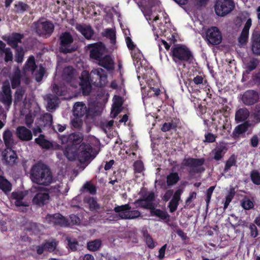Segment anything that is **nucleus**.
<instances>
[{
    "mask_svg": "<svg viewBox=\"0 0 260 260\" xmlns=\"http://www.w3.org/2000/svg\"><path fill=\"white\" fill-rule=\"evenodd\" d=\"M80 86L82 93L84 96L89 95L91 91V83L98 87H104L107 80L105 71L102 68L93 69L90 74L83 71L80 78Z\"/></svg>",
    "mask_w": 260,
    "mask_h": 260,
    "instance_id": "obj_1",
    "label": "nucleus"
},
{
    "mask_svg": "<svg viewBox=\"0 0 260 260\" xmlns=\"http://www.w3.org/2000/svg\"><path fill=\"white\" fill-rule=\"evenodd\" d=\"M170 55L177 67L185 68L186 64L193 63L194 58L192 52L185 45L177 44L172 47Z\"/></svg>",
    "mask_w": 260,
    "mask_h": 260,
    "instance_id": "obj_2",
    "label": "nucleus"
},
{
    "mask_svg": "<svg viewBox=\"0 0 260 260\" xmlns=\"http://www.w3.org/2000/svg\"><path fill=\"white\" fill-rule=\"evenodd\" d=\"M30 178L36 184L44 186L49 185L53 180L52 173L49 167L44 164H35L31 170Z\"/></svg>",
    "mask_w": 260,
    "mask_h": 260,
    "instance_id": "obj_3",
    "label": "nucleus"
},
{
    "mask_svg": "<svg viewBox=\"0 0 260 260\" xmlns=\"http://www.w3.org/2000/svg\"><path fill=\"white\" fill-rule=\"evenodd\" d=\"M205 159L204 158H196L193 157L184 158L181 164V169L185 167H189L188 171L190 175L192 174L201 173L205 171L202 167L204 164Z\"/></svg>",
    "mask_w": 260,
    "mask_h": 260,
    "instance_id": "obj_4",
    "label": "nucleus"
},
{
    "mask_svg": "<svg viewBox=\"0 0 260 260\" xmlns=\"http://www.w3.org/2000/svg\"><path fill=\"white\" fill-rule=\"evenodd\" d=\"M235 8L234 0H216L214 5L215 14L224 17L231 13Z\"/></svg>",
    "mask_w": 260,
    "mask_h": 260,
    "instance_id": "obj_5",
    "label": "nucleus"
},
{
    "mask_svg": "<svg viewBox=\"0 0 260 260\" xmlns=\"http://www.w3.org/2000/svg\"><path fill=\"white\" fill-rule=\"evenodd\" d=\"M131 207L128 204L117 206L114 208V211L119 213V216L122 219H135L140 216L141 213L138 210H130Z\"/></svg>",
    "mask_w": 260,
    "mask_h": 260,
    "instance_id": "obj_6",
    "label": "nucleus"
},
{
    "mask_svg": "<svg viewBox=\"0 0 260 260\" xmlns=\"http://www.w3.org/2000/svg\"><path fill=\"white\" fill-rule=\"evenodd\" d=\"M59 51L63 54L72 53L76 50L74 47L71 45L74 41L73 38L70 32H62L59 37Z\"/></svg>",
    "mask_w": 260,
    "mask_h": 260,
    "instance_id": "obj_7",
    "label": "nucleus"
},
{
    "mask_svg": "<svg viewBox=\"0 0 260 260\" xmlns=\"http://www.w3.org/2000/svg\"><path fill=\"white\" fill-rule=\"evenodd\" d=\"M34 29L36 33L39 36H47L50 37L54 30L53 23L49 20L45 21H38L33 23Z\"/></svg>",
    "mask_w": 260,
    "mask_h": 260,
    "instance_id": "obj_8",
    "label": "nucleus"
},
{
    "mask_svg": "<svg viewBox=\"0 0 260 260\" xmlns=\"http://www.w3.org/2000/svg\"><path fill=\"white\" fill-rule=\"evenodd\" d=\"M205 40L208 44L219 45L222 40L221 32L217 27L211 26L206 30Z\"/></svg>",
    "mask_w": 260,
    "mask_h": 260,
    "instance_id": "obj_9",
    "label": "nucleus"
},
{
    "mask_svg": "<svg viewBox=\"0 0 260 260\" xmlns=\"http://www.w3.org/2000/svg\"><path fill=\"white\" fill-rule=\"evenodd\" d=\"M88 48L90 58L96 61L102 58L106 52L105 46L102 42L89 44Z\"/></svg>",
    "mask_w": 260,
    "mask_h": 260,
    "instance_id": "obj_10",
    "label": "nucleus"
},
{
    "mask_svg": "<svg viewBox=\"0 0 260 260\" xmlns=\"http://www.w3.org/2000/svg\"><path fill=\"white\" fill-rule=\"evenodd\" d=\"M93 149L89 144L81 143L78 148L77 158L81 162H85L92 157Z\"/></svg>",
    "mask_w": 260,
    "mask_h": 260,
    "instance_id": "obj_11",
    "label": "nucleus"
},
{
    "mask_svg": "<svg viewBox=\"0 0 260 260\" xmlns=\"http://www.w3.org/2000/svg\"><path fill=\"white\" fill-rule=\"evenodd\" d=\"M155 197L154 193L152 191L148 193V194L143 196L142 198H140L135 201V204L138 207L145 209L150 210L155 201Z\"/></svg>",
    "mask_w": 260,
    "mask_h": 260,
    "instance_id": "obj_12",
    "label": "nucleus"
},
{
    "mask_svg": "<svg viewBox=\"0 0 260 260\" xmlns=\"http://www.w3.org/2000/svg\"><path fill=\"white\" fill-rule=\"evenodd\" d=\"M83 139V135L80 133H73L69 135L60 136L62 144H69L76 147L82 142Z\"/></svg>",
    "mask_w": 260,
    "mask_h": 260,
    "instance_id": "obj_13",
    "label": "nucleus"
},
{
    "mask_svg": "<svg viewBox=\"0 0 260 260\" xmlns=\"http://www.w3.org/2000/svg\"><path fill=\"white\" fill-rule=\"evenodd\" d=\"M2 92L0 94V101L8 106L12 104V96L10 85L8 81L3 82L2 87Z\"/></svg>",
    "mask_w": 260,
    "mask_h": 260,
    "instance_id": "obj_14",
    "label": "nucleus"
},
{
    "mask_svg": "<svg viewBox=\"0 0 260 260\" xmlns=\"http://www.w3.org/2000/svg\"><path fill=\"white\" fill-rule=\"evenodd\" d=\"M58 242L54 239L51 240H46L41 245L36 247V252L38 255H41L45 251L49 252H53L57 249ZM58 250H56V252Z\"/></svg>",
    "mask_w": 260,
    "mask_h": 260,
    "instance_id": "obj_15",
    "label": "nucleus"
},
{
    "mask_svg": "<svg viewBox=\"0 0 260 260\" xmlns=\"http://www.w3.org/2000/svg\"><path fill=\"white\" fill-rule=\"evenodd\" d=\"M226 111V109L223 107L220 109L215 110L213 113L212 119V120L215 121L216 120V118L218 117L221 119V117L222 116L224 119L223 120V123L221 124V127L223 130H224V133H225V131H226L225 135H228L231 132L232 125L228 122L227 117L224 116V114Z\"/></svg>",
    "mask_w": 260,
    "mask_h": 260,
    "instance_id": "obj_16",
    "label": "nucleus"
},
{
    "mask_svg": "<svg viewBox=\"0 0 260 260\" xmlns=\"http://www.w3.org/2000/svg\"><path fill=\"white\" fill-rule=\"evenodd\" d=\"M259 99L258 92L253 90H247L242 95V101L246 106H251L256 104Z\"/></svg>",
    "mask_w": 260,
    "mask_h": 260,
    "instance_id": "obj_17",
    "label": "nucleus"
},
{
    "mask_svg": "<svg viewBox=\"0 0 260 260\" xmlns=\"http://www.w3.org/2000/svg\"><path fill=\"white\" fill-rule=\"evenodd\" d=\"M46 219L49 223L53 224L54 225L67 226L69 225L68 219L59 213L48 214Z\"/></svg>",
    "mask_w": 260,
    "mask_h": 260,
    "instance_id": "obj_18",
    "label": "nucleus"
},
{
    "mask_svg": "<svg viewBox=\"0 0 260 260\" xmlns=\"http://www.w3.org/2000/svg\"><path fill=\"white\" fill-rule=\"evenodd\" d=\"M12 148H6L2 153V160L5 161L6 165H13L18 158L16 151L13 150Z\"/></svg>",
    "mask_w": 260,
    "mask_h": 260,
    "instance_id": "obj_19",
    "label": "nucleus"
},
{
    "mask_svg": "<svg viewBox=\"0 0 260 260\" xmlns=\"http://www.w3.org/2000/svg\"><path fill=\"white\" fill-rule=\"evenodd\" d=\"M252 125V124L250 123L249 121H246L241 123L234 128L232 135L231 137L235 140L238 139L240 136L244 134L246 132L249 127H250Z\"/></svg>",
    "mask_w": 260,
    "mask_h": 260,
    "instance_id": "obj_20",
    "label": "nucleus"
},
{
    "mask_svg": "<svg viewBox=\"0 0 260 260\" xmlns=\"http://www.w3.org/2000/svg\"><path fill=\"white\" fill-rule=\"evenodd\" d=\"M23 38L24 35L22 34L13 32L11 35L7 37L5 41L9 46L14 49L19 47L18 46V43H21Z\"/></svg>",
    "mask_w": 260,
    "mask_h": 260,
    "instance_id": "obj_21",
    "label": "nucleus"
},
{
    "mask_svg": "<svg viewBox=\"0 0 260 260\" xmlns=\"http://www.w3.org/2000/svg\"><path fill=\"white\" fill-rule=\"evenodd\" d=\"M17 138L22 141H29L32 138L31 131L24 126H19L16 129Z\"/></svg>",
    "mask_w": 260,
    "mask_h": 260,
    "instance_id": "obj_22",
    "label": "nucleus"
},
{
    "mask_svg": "<svg viewBox=\"0 0 260 260\" xmlns=\"http://www.w3.org/2000/svg\"><path fill=\"white\" fill-rule=\"evenodd\" d=\"M50 196L47 191L37 192L32 199V203L39 206H43L49 201Z\"/></svg>",
    "mask_w": 260,
    "mask_h": 260,
    "instance_id": "obj_23",
    "label": "nucleus"
},
{
    "mask_svg": "<svg viewBox=\"0 0 260 260\" xmlns=\"http://www.w3.org/2000/svg\"><path fill=\"white\" fill-rule=\"evenodd\" d=\"M98 63L109 72H112L114 70V62L110 55H104L98 61Z\"/></svg>",
    "mask_w": 260,
    "mask_h": 260,
    "instance_id": "obj_24",
    "label": "nucleus"
},
{
    "mask_svg": "<svg viewBox=\"0 0 260 260\" xmlns=\"http://www.w3.org/2000/svg\"><path fill=\"white\" fill-rule=\"evenodd\" d=\"M73 114L75 117H82L85 116L87 117L89 116V111L85 104L77 102L74 106Z\"/></svg>",
    "mask_w": 260,
    "mask_h": 260,
    "instance_id": "obj_25",
    "label": "nucleus"
},
{
    "mask_svg": "<svg viewBox=\"0 0 260 260\" xmlns=\"http://www.w3.org/2000/svg\"><path fill=\"white\" fill-rule=\"evenodd\" d=\"M150 212L152 216L158 217L160 220H163L166 223L170 221V216L168 213L165 210L155 208L154 207V204L153 205L150 209Z\"/></svg>",
    "mask_w": 260,
    "mask_h": 260,
    "instance_id": "obj_26",
    "label": "nucleus"
},
{
    "mask_svg": "<svg viewBox=\"0 0 260 260\" xmlns=\"http://www.w3.org/2000/svg\"><path fill=\"white\" fill-rule=\"evenodd\" d=\"M227 150V147L223 144L217 146L211 151V153L213 155V159L217 161H219L224 156Z\"/></svg>",
    "mask_w": 260,
    "mask_h": 260,
    "instance_id": "obj_27",
    "label": "nucleus"
},
{
    "mask_svg": "<svg viewBox=\"0 0 260 260\" xmlns=\"http://www.w3.org/2000/svg\"><path fill=\"white\" fill-rule=\"evenodd\" d=\"M63 150L64 155L70 160H74L77 158L78 148L74 145L66 144Z\"/></svg>",
    "mask_w": 260,
    "mask_h": 260,
    "instance_id": "obj_28",
    "label": "nucleus"
},
{
    "mask_svg": "<svg viewBox=\"0 0 260 260\" xmlns=\"http://www.w3.org/2000/svg\"><path fill=\"white\" fill-rule=\"evenodd\" d=\"M123 104V100L121 96L114 95L112 107V112L113 113L114 117H116L120 113Z\"/></svg>",
    "mask_w": 260,
    "mask_h": 260,
    "instance_id": "obj_29",
    "label": "nucleus"
},
{
    "mask_svg": "<svg viewBox=\"0 0 260 260\" xmlns=\"http://www.w3.org/2000/svg\"><path fill=\"white\" fill-rule=\"evenodd\" d=\"M249 115V111L246 108H241L236 111L235 119L237 123L244 122L247 121Z\"/></svg>",
    "mask_w": 260,
    "mask_h": 260,
    "instance_id": "obj_30",
    "label": "nucleus"
},
{
    "mask_svg": "<svg viewBox=\"0 0 260 260\" xmlns=\"http://www.w3.org/2000/svg\"><path fill=\"white\" fill-rule=\"evenodd\" d=\"M76 28L88 40L90 39L94 34V31L90 25H83L78 24L76 26Z\"/></svg>",
    "mask_w": 260,
    "mask_h": 260,
    "instance_id": "obj_31",
    "label": "nucleus"
},
{
    "mask_svg": "<svg viewBox=\"0 0 260 260\" xmlns=\"http://www.w3.org/2000/svg\"><path fill=\"white\" fill-rule=\"evenodd\" d=\"M3 138L6 148H10L13 147L14 145V140L11 131L8 129L4 131Z\"/></svg>",
    "mask_w": 260,
    "mask_h": 260,
    "instance_id": "obj_32",
    "label": "nucleus"
},
{
    "mask_svg": "<svg viewBox=\"0 0 260 260\" xmlns=\"http://www.w3.org/2000/svg\"><path fill=\"white\" fill-rule=\"evenodd\" d=\"M259 61L257 58L250 57L249 60L245 63V69L246 74H249L254 70L258 65Z\"/></svg>",
    "mask_w": 260,
    "mask_h": 260,
    "instance_id": "obj_33",
    "label": "nucleus"
},
{
    "mask_svg": "<svg viewBox=\"0 0 260 260\" xmlns=\"http://www.w3.org/2000/svg\"><path fill=\"white\" fill-rule=\"evenodd\" d=\"M35 141L42 148L48 149L52 146V143L46 140L45 135L43 134H40L38 138L35 139Z\"/></svg>",
    "mask_w": 260,
    "mask_h": 260,
    "instance_id": "obj_34",
    "label": "nucleus"
},
{
    "mask_svg": "<svg viewBox=\"0 0 260 260\" xmlns=\"http://www.w3.org/2000/svg\"><path fill=\"white\" fill-rule=\"evenodd\" d=\"M21 74L20 70L17 68L14 72L11 79V86L13 89H15L21 84Z\"/></svg>",
    "mask_w": 260,
    "mask_h": 260,
    "instance_id": "obj_35",
    "label": "nucleus"
},
{
    "mask_svg": "<svg viewBox=\"0 0 260 260\" xmlns=\"http://www.w3.org/2000/svg\"><path fill=\"white\" fill-rule=\"evenodd\" d=\"M75 70L71 66L66 68L63 72V78L67 82H71L74 78Z\"/></svg>",
    "mask_w": 260,
    "mask_h": 260,
    "instance_id": "obj_36",
    "label": "nucleus"
},
{
    "mask_svg": "<svg viewBox=\"0 0 260 260\" xmlns=\"http://www.w3.org/2000/svg\"><path fill=\"white\" fill-rule=\"evenodd\" d=\"M180 199L179 194L175 192L168 205V207L171 213H173L177 210Z\"/></svg>",
    "mask_w": 260,
    "mask_h": 260,
    "instance_id": "obj_37",
    "label": "nucleus"
},
{
    "mask_svg": "<svg viewBox=\"0 0 260 260\" xmlns=\"http://www.w3.org/2000/svg\"><path fill=\"white\" fill-rule=\"evenodd\" d=\"M84 202L87 204L90 211L99 209L100 205L98 203L95 198L91 197H86L84 199Z\"/></svg>",
    "mask_w": 260,
    "mask_h": 260,
    "instance_id": "obj_38",
    "label": "nucleus"
},
{
    "mask_svg": "<svg viewBox=\"0 0 260 260\" xmlns=\"http://www.w3.org/2000/svg\"><path fill=\"white\" fill-rule=\"evenodd\" d=\"M37 66L36 64L35 58L33 55L30 56L27 59L24 65V69L27 71H31L34 73L36 70Z\"/></svg>",
    "mask_w": 260,
    "mask_h": 260,
    "instance_id": "obj_39",
    "label": "nucleus"
},
{
    "mask_svg": "<svg viewBox=\"0 0 260 260\" xmlns=\"http://www.w3.org/2000/svg\"><path fill=\"white\" fill-rule=\"evenodd\" d=\"M232 167H237V156L235 154H233L226 161L223 171L224 173H228Z\"/></svg>",
    "mask_w": 260,
    "mask_h": 260,
    "instance_id": "obj_40",
    "label": "nucleus"
},
{
    "mask_svg": "<svg viewBox=\"0 0 260 260\" xmlns=\"http://www.w3.org/2000/svg\"><path fill=\"white\" fill-rule=\"evenodd\" d=\"M0 189L6 193L12 189L11 184L3 176H0Z\"/></svg>",
    "mask_w": 260,
    "mask_h": 260,
    "instance_id": "obj_41",
    "label": "nucleus"
},
{
    "mask_svg": "<svg viewBox=\"0 0 260 260\" xmlns=\"http://www.w3.org/2000/svg\"><path fill=\"white\" fill-rule=\"evenodd\" d=\"M180 178L178 173H171L167 176V183L168 186H172L176 184Z\"/></svg>",
    "mask_w": 260,
    "mask_h": 260,
    "instance_id": "obj_42",
    "label": "nucleus"
},
{
    "mask_svg": "<svg viewBox=\"0 0 260 260\" xmlns=\"http://www.w3.org/2000/svg\"><path fill=\"white\" fill-rule=\"evenodd\" d=\"M251 49L254 54L260 55V35L254 38Z\"/></svg>",
    "mask_w": 260,
    "mask_h": 260,
    "instance_id": "obj_43",
    "label": "nucleus"
},
{
    "mask_svg": "<svg viewBox=\"0 0 260 260\" xmlns=\"http://www.w3.org/2000/svg\"><path fill=\"white\" fill-rule=\"evenodd\" d=\"M102 245V241L100 239H95L87 243V248L92 251H97Z\"/></svg>",
    "mask_w": 260,
    "mask_h": 260,
    "instance_id": "obj_44",
    "label": "nucleus"
},
{
    "mask_svg": "<svg viewBox=\"0 0 260 260\" xmlns=\"http://www.w3.org/2000/svg\"><path fill=\"white\" fill-rule=\"evenodd\" d=\"M58 98L56 95H50L48 96L47 108L48 111L55 109L57 106Z\"/></svg>",
    "mask_w": 260,
    "mask_h": 260,
    "instance_id": "obj_45",
    "label": "nucleus"
},
{
    "mask_svg": "<svg viewBox=\"0 0 260 260\" xmlns=\"http://www.w3.org/2000/svg\"><path fill=\"white\" fill-rule=\"evenodd\" d=\"M53 91L58 96L65 95L67 92V88L63 85L55 84L53 88Z\"/></svg>",
    "mask_w": 260,
    "mask_h": 260,
    "instance_id": "obj_46",
    "label": "nucleus"
},
{
    "mask_svg": "<svg viewBox=\"0 0 260 260\" xmlns=\"http://www.w3.org/2000/svg\"><path fill=\"white\" fill-rule=\"evenodd\" d=\"M15 49V61L18 63H21L23 60L24 56V51L22 47L20 46L18 48H14Z\"/></svg>",
    "mask_w": 260,
    "mask_h": 260,
    "instance_id": "obj_47",
    "label": "nucleus"
},
{
    "mask_svg": "<svg viewBox=\"0 0 260 260\" xmlns=\"http://www.w3.org/2000/svg\"><path fill=\"white\" fill-rule=\"evenodd\" d=\"M85 190L92 195L95 194L96 193V188L95 186L89 182L85 183L81 189V190L82 191Z\"/></svg>",
    "mask_w": 260,
    "mask_h": 260,
    "instance_id": "obj_48",
    "label": "nucleus"
},
{
    "mask_svg": "<svg viewBox=\"0 0 260 260\" xmlns=\"http://www.w3.org/2000/svg\"><path fill=\"white\" fill-rule=\"evenodd\" d=\"M143 236L147 247L150 249H153L155 247V244L152 237L147 232L144 233Z\"/></svg>",
    "mask_w": 260,
    "mask_h": 260,
    "instance_id": "obj_49",
    "label": "nucleus"
},
{
    "mask_svg": "<svg viewBox=\"0 0 260 260\" xmlns=\"http://www.w3.org/2000/svg\"><path fill=\"white\" fill-rule=\"evenodd\" d=\"M25 92V90L22 88H18L16 90L14 93V103L15 104H17L21 101Z\"/></svg>",
    "mask_w": 260,
    "mask_h": 260,
    "instance_id": "obj_50",
    "label": "nucleus"
},
{
    "mask_svg": "<svg viewBox=\"0 0 260 260\" xmlns=\"http://www.w3.org/2000/svg\"><path fill=\"white\" fill-rule=\"evenodd\" d=\"M16 12L17 13H23L25 11H27L29 6L22 2H19L17 4L15 5Z\"/></svg>",
    "mask_w": 260,
    "mask_h": 260,
    "instance_id": "obj_51",
    "label": "nucleus"
},
{
    "mask_svg": "<svg viewBox=\"0 0 260 260\" xmlns=\"http://www.w3.org/2000/svg\"><path fill=\"white\" fill-rule=\"evenodd\" d=\"M104 36L110 40L111 43L114 44L116 42L115 31L112 28L106 29Z\"/></svg>",
    "mask_w": 260,
    "mask_h": 260,
    "instance_id": "obj_52",
    "label": "nucleus"
},
{
    "mask_svg": "<svg viewBox=\"0 0 260 260\" xmlns=\"http://www.w3.org/2000/svg\"><path fill=\"white\" fill-rule=\"evenodd\" d=\"M250 178L255 185H260V173L257 170H253L250 173Z\"/></svg>",
    "mask_w": 260,
    "mask_h": 260,
    "instance_id": "obj_53",
    "label": "nucleus"
},
{
    "mask_svg": "<svg viewBox=\"0 0 260 260\" xmlns=\"http://www.w3.org/2000/svg\"><path fill=\"white\" fill-rule=\"evenodd\" d=\"M249 34L241 31L238 38V43L240 47H242L246 45L248 40Z\"/></svg>",
    "mask_w": 260,
    "mask_h": 260,
    "instance_id": "obj_54",
    "label": "nucleus"
},
{
    "mask_svg": "<svg viewBox=\"0 0 260 260\" xmlns=\"http://www.w3.org/2000/svg\"><path fill=\"white\" fill-rule=\"evenodd\" d=\"M42 121L44 122L45 126H50L52 123V115L49 113L44 114L41 117Z\"/></svg>",
    "mask_w": 260,
    "mask_h": 260,
    "instance_id": "obj_55",
    "label": "nucleus"
},
{
    "mask_svg": "<svg viewBox=\"0 0 260 260\" xmlns=\"http://www.w3.org/2000/svg\"><path fill=\"white\" fill-rule=\"evenodd\" d=\"M241 206L245 210H248L253 208L254 204L249 199L245 198L241 201Z\"/></svg>",
    "mask_w": 260,
    "mask_h": 260,
    "instance_id": "obj_56",
    "label": "nucleus"
},
{
    "mask_svg": "<svg viewBox=\"0 0 260 260\" xmlns=\"http://www.w3.org/2000/svg\"><path fill=\"white\" fill-rule=\"evenodd\" d=\"M133 166L135 173H141L144 169L143 163L141 160L135 161Z\"/></svg>",
    "mask_w": 260,
    "mask_h": 260,
    "instance_id": "obj_57",
    "label": "nucleus"
},
{
    "mask_svg": "<svg viewBox=\"0 0 260 260\" xmlns=\"http://www.w3.org/2000/svg\"><path fill=\"white\" fill-rule=\"evenodd\" d=\"M215 188V187L214 186H211L209 188H208L206 191L205 201H206L207 207L209 205V203L211 201L212 194L213 193V192Z\"/></svg>",
    "mask_w": 260,
    "mask_h": 260,
    "instance_id": "obj_58",
    "label": "nucleus"
},
{
    "mask_svg": "<svg viewBox=\"0 0 260 260\" xmlns=\"http://www.w3.org/2000/svg\"><path fill=\"white\" fill-rule=\"evenodd\" d=\"M142 56V53L138 49L134 50L132 52V57L134 62H136L137 63L141 60Z\"/></svg>",
    "mask_w": 260,
    "mask_h": 260,
    "instance_id": "obj_59",
    "label": "nucleus"
},
{
    "mask_svg": "<svg viewBox=\"0 0 260 260\" xmlns=\"http://www.w3.org/2000/svg\"><path fill=\"white\" fill-rule=\"evenodd\" d=\"M2 53H5V61L6 62L12 61L13 59V53L11 49L9 47L6 48Z\"/></svg>",
    "mask_w": 260,
    "mask_h": 260,
    "instance_id": "obj_60",
    "label": "nucleus"
},
{
    "mask_svg": "<svg viewBox=\"0 0 260 260\" xmlns=\"http://www.w3.org/2000/svg\"><path fill=\"white\" fill-rule=\"evenodd\" d=\"M176 125L172 122H165L162 125L161 130L164 132L169 131L171 129H175Z\"/></svg>",
    "mask_w": 260,
    "mask_h": 260,
    "instance_id": "obj_61",
    "label": "nucleus"
},
{
    "mask_svg": "<svg viewBox=\"0 0 260 260\" xmlns=\"http://www.w3.org/2000/svg\"><path fill=\"white\" fill-rule=\"evenodd\" d=\"M217 136L211 133H207L205 135L204 142L213 143L215 142Z\"/></svg>",
    "mask_w": 260,
    "mask_h": 260,
    "instance_id": "obj_62",
    "label": "nucleus"
},
{
    "mask_svg": "<svg viewBox=\"0 0 260 260\" xmlns=\"http://www.w3.org/2000/svg\"><path fill=\"white\" fill-rule=\"evenodd\" d=\"M248 227L250 231L251 237L256 238L258 235V230L256 225L253 223H250Z\"/></svg>",
    "mask_w": 260,
    "mask_h": 260,
    "instance_id": "obj_63",
    "label": "nucleus"
},
{
    "mask_svg": "<svg viewBox=\"0 0 260 260\" xmlns=\"http://www.w3.org/2000/svg\"><path fill=\"white\" fill-rule=\"evenodd\" d=\"M160 90L158 88H154L153 87H150L147 91L148 96L151 97L153 96H158L160 94Z\"/></svg>",
    "mask_w": 260,
    "mask_h": 260,
    "instance_id": "obj_64",
    "label": "nucleus"
}]
</instances>
